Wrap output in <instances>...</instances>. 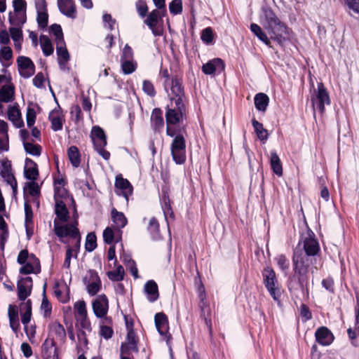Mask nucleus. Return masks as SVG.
Instances as JSON below:
<instances>
[{
    "label": "nucleus",
    "mask_w": 359,
    "mask_h": 359,
    "mask_svg": "<svg viewBox=\"0 0 359 359\" xmlns=\"http://www.w3.org/2000/svg\"><path fill=\"white\" fill-rule=\"evenodd\" d=\"M170 90L172 96L170 97L169 104L165 107V121L168 126L186 121L189 114L188 100L181 76H172Z\"/></svg>",
    "instance_id": "obj_1"
},
{
    "label": "nucleus",
    "mask_w": 359,
    "mask_h": 359,
    "mask_svg": "<svg viewBox=\"0 0 359 359\" xmlns=\"http://www.w3.org/2000/svg\"><path fill=\"white\" fill-rule=\"evenodd\" d=\"M312 262L304 255L302 250H293L292 257V275L287 281L289 292L297 294L301 291L304 295L309 296V273Z\"/></svg>",
    "instance_id": "obj_2"
},
{
    "label": "nucleus",
    "mask_w": 359,
    "mask_h": 359,
    "mask_svg": "<svg viewBox=\"0 0 359 359\" xmlns=\"http://www.w3.org/2000/svg\"><path fill=\"white\" fill-rule=\"evenodd\" d=\"M261 23L270 36L271 39L279 45L289 38V27L282 22L273 10L269 6L262 8Z\"/></svg>",
    "instance_id": "obj_3"
},
{
    "label": "nucleus",
    "mask_w": 359,
    "mask_h": 359,
    "mask_svg": "<svg viewBox=\"0 0 359 359\" xmlns=\"http://www.w3.org/2000/svg\"><path fill=\"white\" fill-rule=\"evenodd\" d=\"M182 121L168 126L166 124V135L173 137L170 144L171 155L176 164H183L186 161V140L184 135L187 134V124Z\"/></svg>",
    "instance_id": "obj_4"
},
{
    "label": "nucleus",
    "mask_w": 359,
    "mask_h": 359,
    "mask_svg": "<svg viewBox=\"0 0 359 359\" xmlns=\"http://www.w3.org/2000/svg\"><path fill=\"white\" fill-rule=\"evenodd\" d=\"M263 283L272 298L278 302L280 297L278 281L275 271L271 266L264 268L262 271Z\"/></svg>",
    "instance_id": "obj_5"
},
{
    "label": "nucleus",
    "mask_w": 359,
    "mask_h": 359,
    "mask_svg": "<svg viewBox=\"0 0 359 359\" xmlns=\"http://www.w3.org/2000/svg\"><path fill=\"white\" fill-rule=\"evenodd\" d=\"M311 102L313 109H316L321 114L325 111V105L330 104V95L323 83H318L317 90L311 95Z\"/></svg>",
    "instance_id": "obj_6"
},
{
    "label": "nucleus",
    "mask_w": 359,
    "mask_h": 359,
    "mask_svg": "<svg viewBox=\"0 0 359 359\" xmlns=\"http://www.w3.org/2000/svg\"><path fill=\"white\" fill-rule=\"evenodd\" d=\"M54 233L60 238V241L63 238L70 237L74 238L79 236L80 231L77 228L78 222L75 221L74 223L60 224L57 219H54Z\"/></svg>",
    "instance_id": "obj_7"
},
{
    "label": "nucleus",
    "mask_w": 359,
    "mask_h": 359,
    "mask_svg": "<svg viewBox=\"0 0 359 359\" xmlns=\"http://www.w3.org/2000/svg\"><path fill=\"white\" fill-rule=\"evenodd\" d=\"M139 338L135 331L127 333L126 341L122 342L120 346V355L133 356V353H137Z\"/></svg>",
    "instance_id": "obj_8"
},
{
    "label": "nucleus",
    "mask_w": 359,
    "mask_h": 359,
    "mask_svg": "<svg viewBox=\"0 0 359 359\" xmlns=\"http://www.w3.org/2000/svg\"><path fill=\"white\" fill-rule=\"evenodd\" d=\"M144 22L151 29L155 36H161L163 34V25H158L159 22L163 23L162 16L160 15V11L154 9L148 15Z\"/></svg>",
    "instance_id": "obj_9"
},
{
    "label": "nucleus",
    "mask_w": 359,
    "mask_h": 359,
    "mask_svg": "<svg viewBox=\"0 0 359 359\" xmlns=\"http://www.w3.org/2000/svg\"><path fill=\"white\" fill-rule=\"evenodd\" d=\"M302 243L303 250L305 252L304 255L306 257L316 256L320 252L319 242L311 230L308 231L307 236L303 239Z\"/></svg>",
    "instance_id": "obj_10"
},
{
    "label": "nucleus",
    "mask_w": 359,
    "mask_h": 359,
    "mask_svg": "<svg viewBox=\"0 0 359 359\" xmlns=\"http://www.w3.org/2000/svg\"><path fill=\"white\" fill-rule=\"evenodd\" d=\"M15 99V87L6 75H0V102H13Z\"/></svg>",
    "instance_id": "obj_11"
},
{
    "label": "nucleus",
    "mask_w": 359,
    "mask_h": 359,
    "mask_svg": "<svg viewBox=\"0 0 359 359\" xmlns=\"http://www.w3.org/2000/svg\"><path fill=\"white\" fill-rule=\"evenodd\" d=\"M56 53L60 69L62 72H69L70 68L67 66V63L70 60V55L67 49L65 41H62V42L56 43Z\"/></svg>",
    "instance_id": "obj_12"
},
{
    "label": "nucleus",
    "mask_w": 359,
    "mask_h": 359,
    "mask_svg": "<svg viewBox=\"0 0 359 359\" xmlns=\"http://www.w3.org/2000/svg\"><path fill=\"white\" fill-rule=\"evenodd\" d=\"M92 307L96 317L102 318L107 315L109 310V301L106 294H102L93 301Z\"/></svg>",
    "instance_id": "obj_13"
},
{
    "label": "nucleus",
    "mask_w": 359,
    "mask_h": 359,
    "mask_svg": "<svg viewBox=\"0 0 359 359\" xmlns=\"http://www.w3.org/2000/svg\"><path fill=\"white\" fill-rule=\"evenodd\" d=\"M33 286L32 277L21 278L17 283L18 298L20 301H25L31 294Z\"/></svg>",
    "instance_id": "obj_14"
},
{
    "label": "nucleus",
    "mask_w": 359,
    "mask_h": 359,
    "mask_svg": "<svg viewBox=\"0 0 359 359\" xmlns=\"http://www.w3.org/2000/svg\"><path fill=\"white\" fill-rule=\"evenodd\" d=\"M316 342L318 344L327 346L334 341L335 337L331 330L325 327H319L314 334Z\"/></svg>",
    "instance_id": "obj_15"
},
{
    "label": "nucleus",
    "mask_w": 359,
    "mask_h": 359,
    "mask_svg": "<svg viewBox=\"0 0 359 359\" xmlns=\"http://www.w3.org/2000/svg\"><path fill=\"white\" fill-rule=\"evenodd\" d=\"M17 63L21 76L29 78L34 74L35 65L29 57L19 56L17 59Z\"/></svg>",
    "instance_id": "obj_16"
},
{
    "label": "nucleus",
    "mask_w": 359,
    "mask_h": 359,
    "mask_svg": "<svg viewBox=\"0 0 359 359\" xmlns=\"http://www.w3.org/2000/svg\"><path fill=\"white\" fill-rule=\"evenodd\" d=\"M43 359H58V348L53 338L48 337L41 345Z\"/></svg>",
    "instance_id": "obj_17"
},
{
    "label": "nucleus",
    "mask_w": 359,
    "mask_h": 359,
    "mask_svg": "<svg viewBox=\"0 0 359 359\" xmlns=\"http://www.w3.org/2000/svg\"><path fill=\"white\" fill-rule=\"evenodd\" d=\"M201 69L206 75L215 74L216 72L220 74L225 69V63L222 59L216 57L203 64Z\"/></svg>",
    "instance_id": "obj_18"
},
{
    "label": "nucleus",
    "mask_w": 359,
    "mask_h": 359,
    "mask_svg": "<svg viewBox=\"0 0 359 359\" xmlns=\"http://www.w3.org/2000/svg\"><path fill=\"white\" fill-rule=\"evenodd\" d=\"M155 325L159 334L165 336L167 341L172 339V336L169 334L168 318L167 316L163 313H157L154 317Z\"/></svg>",
    "instance_id": "obj_19"
},
{
    "label": "nucleus",
    "mask_w": 359,
    "mask_h": 359,
    "mask_svg": "<svg viewBox=\"0 0 359 359\" xmlns=\"http://www.w3.org/2000/svg\"><path fill=\"white\" fill-rule=\"evenodd\" d=\"M115 187L121 191L122 195L126 198V201H128L129 196L133 194V187L130 182L123 177L121 174L116 176L115 179Z\"/></svg>",
    "instance_id": "obj_20"
},
{
    "label": "nucleus",
    "mask_w": 359,
    "mask_h": 359,
    "mask_svg": "<svg viewBox=\"0 0 359 359\" xmlns=\"http://www.w3.org/2000/svg\"><path fill=\"white\" fill-rule=\"evenodd\" d=\"M22 265L23 266L20 269V273L21 274H38L41 272V264L39 259L33 253L31 254V262L29 261Z\"/></svg>",
    "instance_id": "obj_21"
},
{
    "label": "nucleus",
    "mask_w": 359,
    "mask_h": 359,
    "mask_svg": "<svg viewBox=\"0 0 359 359\" xmlns=\"http://www.w3.org/2000/svg\"><path fill=\"white\" fill-rule=\"evenodd\" d=\"M151 126L155 132L160 133L165 125V121L163 116V110L161 108H154L151 114Z\"/></svg>",
    "instance_id": "obj_22"
},
{
    "label": "nucleus",
    "mask_w": 359,
    "mask_h": 359,
    "mask_svg": "<svg viewBox=\"0 0 359 359\" xmlns=\"http://www.w3.org/2000/svg\"><path fill=\"white\" fill-rule=\"evenodd\" d=\"M57 6L60 11L72 19L76 18V5L73 0H57Z\"/></svg>",
    "instance_id": "obj_23"
},
{
    "label": "nucleus",
    "mask_w": 359,
    "mask_h": 359,
    "mask_svg": "<svg viewBox=\"0 0 359 359\" xmlns=\"http://www.w3.org/2000/svg\"><path fill=\"white\" fill-rule=\"evenodd\" d=\"M355 312V330L352 327H349L347 329V334L349 340L351 341V344L354 347L358 346V343L356 341L357 334L356 332L359 333V299L357 298V303L354 307Z\"/></svg>",
    "instance_id": "obj_24"
},
{
    "label": "nucleus",
    "mask_w": 359,
    "mask_h": 359,
    "mask_svg": "<svg viewBox=\"0 0 359 359\" xmlns=\"http://www.w3.org/2000/svg\"><path fill=\"white\" fill-rule=\"evenodd\" d=\"M24 175L26 179L32 181L36 180L39 175L36 163L29 158H25Z\"/></svg>",
    "instance_id": "obj_25"
},
{
    "label": "nucleus",
    "mask_w": 359,
    "mask_h": 359,
    "mask_svg": "<svg viewBox=\"0 0 359 359\" xmlns=\"http://www.w3.org/2000/svg\"><path fill=\"white\" fill-rule=\"evenodd\" d=\"M93 147H99V145L107 146V135L104 130L99 126H95L92 128L90 135Z\"/></svg>",
    "instance_id": "obj_26"
},
{
    "label": "nucleus",
    "mask_w": 359,
    "mask_h": 359,
    "mask_svg": "<svg viewBox=\"0 0 359 359\" xmlns=\"http://www.w3.org/2000/svg\"><path fill=\"white\" fill-rule=\"evenodd\" d=\"M144 290L149 302H154L159 298L158 287L154 280L147 281Z\"/></svg>",
    "instance_id": "obj_27"
},
{
    "label": "nucleus",
    "mask_w": 359,
    "mask_h": 359,
    "mask_svg": "<svg viewBox=\"0 0 359 359\" xmlns=\"http://www.w3.org/2000/svg\"><path fill=\"white\" fill-rule=\"evenodd\" d=\"M22 302L18 309L21 314V321L22 324H28L30 322L32 314V302L29 299L26 300V302Z\"/></svg>",
    "instance_id": "obj_28"
},
{
    "label": "nucleus",
    "mask_w": 359,
    "mask_h": 359,
    "mask_svg": "<svg viewBox=\"0 0 359 359\" xmlns=\"http://www.w3.org/2000/svg\"><path fill=\"white\" fill-rule=\"evenodd\" d=\"M55 214L57 220L62 222H67L69 219V212L67 205L62 200H56L55 205Z\"/></svg>",
    "instance_id": "obj_29"
},
{
    "label": "nucleus",
    "mask_w": 359,
    "mask_h": 359,
    "mask_svg": "<svg viewBox=\"0 0 359 359\" xmlns=\"http://www.w3.org/2000/svg\"><path fill=\"white\" fill-rule=\"evenodd\" d=\"M161 203V208L165 217H166L168 215L170 217L174 218L175 215L171 205V201L169 197V192L168 190L166 189H162Z\"/></svg>",
    "instance_id": "obj_30"
},
{
    "label": "nucleus",
    "mask_w": 359,
    "mask_h": 359,
    "mask_svg": "<svg viewBox=\"0 0 359 359\" xmlns=\"http://www.w3.org/2000/svg\"><path fill=\"white\" fill-rule=\"evenodd\" d=\"M270 165L273 172L278 177L283 175V165L276 151L270 152Z\"/></svg>",
    "instance_id": "obj_31"
},
{
    "label": "nucleus",
    "mask_w": 359,
    "mask_h": 359,
    "mask_svg": "<svg viewBox=\"0 0 359 359\" xmlns=\"http://www.w3.org/2000/svg\"><path fill=\"white\" fill-rule=\"evenodd\" d=\"M48 118L51 123V129L53 131H58L62 129V118L59 112V110H53L50 113Z\"/></svg>",
    "instance_id": "obj_32"
},
{
    "label": "nucleus",
    "mask_w": 359,
    "mask_h": 359,
    "mask_svg": "<svg viewBox=\"0 0 359 359\" xmlns=\"http://www.w3.org/2000/svg\"><path fill=\"white\" fill-rule=\"evenodd\" d=\"M254 102L258 111H265L269 103V97L264 93H259L255 96Z\"/></svg>",
    "instance_id": "obj_33"
},
{
    "label": "nucleus",
    "mask_w": 359,
    "mask_h": 359,
    "mask_svg": "<svg viewBox=\"0 0 359 359\" xmlns=\"http://www.w3.org/2000/svg\"><path fill=\"white\" fill-rule=\"evenodd\" d=\"M8 117L18 128H20L23 126L20 111L17 106H13L8 108Z\"/></svg>",
    "instance_id": "obj_34"
},
{
    "label": "nucleus",
    "mask_w": 359,
    "mask_h": 359,
    "mask_svg": "<svg viewBox=\"0 0 359 359\" xmlns=\"http://www.w3.org/2000/svg\"><path fill=\"white\" fill-rule=\"evenodd\" d=\"M200 317L204 320L210 337H212V311L210 306L200 309Z\"/></svg>",
    "instance_id": "obj_35"
},
{
    "label": "nucleus",
    "mask_w": 359,
    "mask_h": 359,
    "mask_svg": "<svg viewBox=\"0 0 359 359\" xmlns=\"http://www.w3.org/2000/svg\"><path fill=\"white\" fill-rule=\"evenodd\" d=\"M147 231L152 239L158 240L161 238L160 224L156 217H153L150 219L147 226Z\"/></svg>",
    "instance_id": "obj_36"
},
{
    "label": "nucleus",
    "mask_w": 359,
    "mask_h": 359,
    "mask_svg": "<svg viewBox=\"0 0 359 359\" xmlns=\"http://www.w3.org/2000/svg\"><path fill=\"white\" fill-rule=\"evenodd\" d=\"M252 125L259 140L264 142H266L269 137V133L267 130L264 128L263 124L253 118Z\"/></svg>",
    "instance_id": "obj_37"
},
{
    "label": "nucleus",
    "mask_w": 359,
    "mask_h": 359,
    "mask_svg": "<svg viewBox=\"0 0 359 359\" xmlns=\"http://www.w3.org/2000/svg\"><path fill=\"white\" fill-rule=\"evenodd\" d=\"M111 215L112 221L118 228H123L126 226L128 220L122 212H119L115 208H113Z\"/></svg>",
    "instance_id": "obj_38"
},
{
    "label": "nucleus",
    "mask_w": 359,
    "mask_h": 359,
    "mask_svg": "<svg viewBox=\"0 0 359 359\" xmlns=\"http://www.w3.org/2000/svg\"><path fill=\"white\" fill-rule=\"evenodd\" d=\"M67 155L73 167L78 168L81 163V154L79 149L76 146H71L67 150Z\"/></svg>",
    "instance_id": "obj_39"
},
{
    "label": "nucleus",
    "mask_w": 359,
    "mask_h": 359,
    "mask_svg": "<svg viewBox=\"0 0 359 359\" xmlns=\"http://www.w3.org/2000/svg\"><path fill=\"white\" fill-rule=\"evenodd\" d=\"M250 30L260 41L264 42L266 46H271L270 39L266 36V33L262 31L259 25L252 23L250 25Z\"/></svg>",
    "instance_id": "obj_40"
},
{
    "label": "nucleus",
    "mask_w": 359,
    "mask_h": 359,
    "mask_svg": "<svg viewBox=\"0 0 359 359\" xmlns=\"http://www.w3.org/2000/svg\"><path fill=\"white\" fill-rule=\"evenodd\" d=\"M41 50L45 56H49L53 53L54 48L51 40L46 35L40 36Z\"/></svg>",
    "instance_id": "obj_41"
},
{
    "label": "nucleus",
    "mask_w": 359,
    "mask_h": 359,
    "mask_svg": "<svg viewBox=\"0 0 359 359\" xmlns=\"http://www.w3.org/2000/svg\"><path fill=\"white\" fill-rule=\"evenodd\" d=\"M46 283L43 285V299L41 304V309L43 311L44 318H50L52 313V305L46 295Z\"/></svg>",
    "instance_id": "obj_42"
},
{
    "label": "nucleus",
    "mask_w": 359,
    "mask_h": 359,
    "mask_svg": "<svg viewBox=\"0 0 359 359\" xmlns=\"http://www.w3.org/2000/svg\"><path fill=\"white\" fill-rule=\"evenodd\" d=\"M50 330L60 340L66 339V331L64 326L57 321H54L49 325Z\"/></svg>",
    "instance_id": "obj_43"
},
{
    "label": "nucleus",
    "mask_w": 359,
    "mask_h": 359,
    "mask_svg": "<svg viewBox=\"0 0 359 359\" xmlns=\"http://www.w3.org/2000/svg\"><path fill=\"white\" fill-rule=\"evenodd\" d=\"M23 147L26 153L35 156H39L42 152V147L38 144H33L29 142H24Z\"/></svg>",
    "instance_id": "obj_44"
},
{
    "label": "nucleus",
    "mask_w": 359,
    "mask_h": 359,
    "mask_svg": "<svg viewBox=\"0 0 359 359\" xmlns=\"http://www.w3.org/2000/svg\"><path fill=\"white\" fill-rule=\"evenodd\" d=\"M108 278L112 281H121L124 278L125 271L121 265H118L114 271L107 272Z\"/></svg>",
    "instance_id": "obj_45"
},
{
    "label": "nucleus",
    "mask_w": 359,
    "mask_h": 359,
    "mask_svg": "<svg viewBox=\"0 0 359 359\" xmlns=\"http://www.w3.org/2000/svg\"><path fill=\"white\" fill-rule=\"evenodd\" d=\"M27 15L26 13H15V15L13 17L9 15V22L17 27H22V25L26 22Z\"/></svg>",
    "instance_id": "obj_46"
},
{
    "label": "nucleus",
    "mask_w": 359,
    "mask_h": 359,
    "mask_svg": "<svg viewBox=\"0 0 359 359\" xmlns=\"http://www.w3.org/2000/svg\"><path fill=\"white\" fill-rule=\"evenodd\" d=\"M87 277L83 278V283L86 285V289L88 294L91 296H94L97 294V292L100 290L102 287V282L98 283V282H87Z\"/></svg>",
    "instance_id": "obj_47"
},
{
    "label": "nucleus",
    "mask_w": 359,
    "mask_h": 359,
    "mask_svg": "<svg viewBox=\"0 0 359 359\" xmlns=\"http://www.w3.org/2000/svg\"><path fill=\"white\" fill-rule=\"evenodd\" d=\"M97 236L94 232L88 233L86 238L85 249L87 252H92L97 248Z\"/></svg>",
    "instance_id": "obj_48"
},
{
    "label": "nucleus",
    "mask_w": 359,
    "mask_h": 359,
    "mask_svg": "<svg viewBox=\"0 0 359 359\" xmlns=\"http://www.w3.org/2000/svg\"><path fill=\"white\" fill-rule=\"evenodd\" d=\"M25 226H34V214L31 205L28 201H25Z\"/></svg>",
    "instance_id": "obj_49"
},
{
    "label": "nucleus",
    "mask_w": 359,
    "mask_h": 359,
    "mask_svg": "<svg viewBox=\"0 0 359 359\" xmlns=\"http://www.w3.org/2000/svg\"><path fill=\"white\" fill-rule=\"evenodd\" d=\"M169 11L171 15H177L182 13V0H172L169 4Z\"/></svg>",
    "instance_id": "obj_50"
},
{
    "label": "nucleus",
    "mask_w": 359,
    "mask_h": 359,
    "mask_svg": "<svg viewBox=\"0 0 359 359\" xmlns=\"http://www.w3.org/2000/svg\"><path fill=\"white\" fill-rule=\"evenodd\" d=\"M70 115L74 122L78 124L79 122L83 121V116L81 109L79 105L76 104L71 107Z\"/></svg>",
    "instance_id": "obj_51"
},
{
    "label": "nucleus",
    "mask_w": 359,
    "mask_h": 359,
    "mask_svg": "<svg viewBox=\"0 0 359 359\" xmlns=\"http://www.w3.org/2000/svg\"><path fill=\"white\" fill-rule=\"evenodd\" d=\"M201 39L207 45L212 43L214 40V33L212 27H208L202 30Z\"/></svg>",
    "instance_id": "obj_52"
},
{
    "label": "nucleus",
    "mask_w": 359,
    "mask_h": 359,
    "mask_svg": "<svg viewBox=\"0 0 359 359\" xmlns=\"http://www.w3.org/2000/svg\"><path fill=\"white\" fill-rule=\"evenodd\" d=\"M121 69L125 74H130L134 72L137 69V63L133 60H122Z\"/></svg>",
    "instance_id": "obj_53"
},
{
    "label": "nucleus",
    "mask_w": 359,
    "mask_h": 359,
    "mask_svg": "<svg viewBox=\"0 0 359 359\" xmlns=\"http://www.w3.org/2000/svg\"><path fill=\"white\" fill-rule=\"evenodd\" d=\"M50 32L55 36V40L56 43L57 42H60V41L62 42V41H65L62 29L60 25L53 24V25H50Z\"/></svg>",
    "instance_id": "obj_54"
},
{
    "label": "nucleus",
    "mask_w": 359,
    "mask_h": 359,
    "mask_svg": "<svg viewBox=\"0 0 359 359\" xmlns=\"http://www.w3.org/2000/svg\"><path fill=\"white\" fill-rule=\"evenodd\" d=\"M274 260L281 271H285L289 269L290 262L285 255L280 254L277 255Z\"/></svg>",
    "instance_id": "obj_55"
},
{
    "label": "nucleus",
    "mask_w": 359,
    "mask_h": 359,
    "mask_svg": "<svg viewBox=\"0 0 359 359\" xmlns=\"http://www.w3.org/2000/svg\"><path fill=\"white\" fill-rule=\"evenodd\" d=\"M1 176L11 187L13 194H15L18 189V182L12 172L1 175Z\"/></svg>",
    "instance_id": "obj_56"
},
{
    "label": "nucleus",
    "mask_w": 359,
    "mask_h": 359,
    "mask_svg": "<svg viewBox=\"0 0 359 359\" xmlns=\"http://www.w3.org/2000/svg\"><path fill=\"white\" fill-rule=\"evenodd\" d=\"M37 17L36 21L39 27L41 29H45L48 26V11L36 12Z\"/></svg>",
    "instance_id": "obj_57"
},
{
    "label": "nucleus",
    "mask_w": 359,
    "mask_h": 359,
    "mask_svg": "<svg viewBox=\"0 0 359 359\" xmlns=\"http://www.w3.org/2000/svg\"><path fill=\"white\" fill-rule=\"evenodd\" d=\"M322 286L330 294H334V281L331 276H328L327 278H323L321 282Z\"/></svg>",
    "instance_id": "obj_58"
},
{
    "label": "nucleus",
    "mask_w": 359,
    "mask_h": 359,
    "mask_svg": "<svg viewBox=\"0 0 359 359\" xmlns=\"http://www.w3.org/2000/svg\"><path fill=\"white\" fill-rule=\"evenodd\" d=\"M69 197V191L64 187L56 186L54 187V199L56 200L66 199Z\"/></svg>",
    "instance_id": "obj_59"
},
{
    "label": "nucleus",
    "mask_w": 359,
    "mask_h": 359,
    "mask_svg": "<svg viewBox=\"0 0 359 359\" xmlns=\"http://www.w3.org/2000/svg\"><path fill=\"white\" fill-rule=\"evenodd\" d=\"M137 12L141 18H144L148 13V6L143 0H138L135 4Z\"/></svg>",
    "instance_id": "obj_60"
},
{
    "label": "nucleus",
    "mask_w": 359,
    "mask_h": 359,
    "mask_svg": "<svg viewBox=\"0 0 359 359\" xmlns=\"http://www.w3.org/2000/svg\"><path fill=\"white\" fill-rule=\"evenodd\" d=\"M25 187L28 189V193L30 196L35 197L40 194V188L39 184L35 181L27 182Z\"/></svg>",
    "instance_id": "obj_61"
},
{
    "label": "nucleus",
    "mask_w": 359,
    "mask_h": 359,
    "mask_svg": "<svg viewBox=\"0 0 359 359\" xmlns=\"http://www.w3.org/2000/svg\"><path fill=\"white\" fill-rule=\"evenodd\" d=\"M142 90L150 97H154L156 94L154 84L149 80L143 81Z\"/></svg>",
    "instance_id": "obj_62"
},
{
    "label": "nucleus",
    "mask_w": 359,
    "mask_h": 359,
    "mask_svg": "<svg viewBox=\"0 0 359 359\" xmlns=\"http://www.w3.org/2000/svg\"><path fill=\"white\" fill-rule=\"evenodd\" d=\"M36 114L34 108L28 107L26 112L27 127L32 128L36 121Z\"/></svg>",
    "instance_id": "obj_63"
},
{
    "label": "nucleus",
    "mask_w": 359,
    "mask_h": 359,
    "mask_svg": "<svg viewBox=\"0 0 359 359\" xmlns=\"http://www.w3.org/2000/svg\"><path fill=\"white\" fill-rule=\"evenodd\" d=\"M100 334L105 339H109L112 337L114 330L111 326L107 325H101L100 330Z\"/></svg>",
    "instance_id": "obj_64"
}]
</instances>
